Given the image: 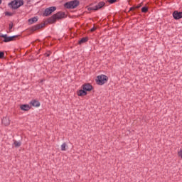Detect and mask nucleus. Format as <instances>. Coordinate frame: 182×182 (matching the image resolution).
Returning a JSON list of instances; mask_svg holds the SVG:
<instances>
[{
  "mask_svg": "<svg viewBox=\"0 0 182 182\" xmlns=\"http://www.w3.org/2000/svg\"><path fill=\"white\" fill-rule=\"evenodd\" d=\"M173 16L174 18V19H181L182 18V11H175L173 13Z\"/></svg>",
  "mask_w": 182,
  "mask_h": 182,
  "instance_id": "9",
  "label": "nucleus"
},
{
  "mask_svg": "<svg viewBox=\"0 0 182 182\" xmlns=\"http://www.w3.org/2000/svg\"><path fill=\"white\" fill-rule=\"evenodd\" d=\"M4 56H5V53L0 52V59H4Z\"/></svg>",
  "mask_w": 182,
  "mask_h": 182,
  "instance_id": "24",
  "label": "nucleus"
},
{
  "mask_svg": "<svg viewBox=\"0 0 182 182\" xmlns=\"http://www.w3.org/2000/svg\"><path fill=\"white\" fill-rule=\"evenodd\" d=\"M82 90H85V92H91V90H93V86L89 83H85L82 85Z\"/></svg>",
  "mask_w": 182,
  "mask_h": 182,
  "instance_id": "7",
  "label": "nucleus"
},
{
  "mask_svg": "<svg viewBox=\"0 0 182 182\" xmlns=\"http://www.w3.org/2000/svg\"><path fill=\"white\" fill-rule=\"evenodd\" d=\"M30 105L31 106H33V107H39V106H41V102L36 100H32L30 102Z\"/></svg>",
  "mask_w": 182,
  "mask_h": 182,
  "instance_id": "10",
  "label": "nucleus"
},
{
  "mask_svg": "<svg viewBox=\"0 0 182 182\" xmlns=\"http://www.w3.org/2000/svg\"><path fill=\"white\" fill-rule=\"evenodd\" d=\"M77 96H86L87 95V92L85 90H80L77 92Z\"/></svg>",
  "mask_w": 182,
  "mask_h": 182,
  "instance_id": "14",
  "label": "nucleus"
},
{
  "mask_svg": "<svg viewBox=\"0 0 182 182\" xmlns=\"http://www.w3.org/2000/svg\"><path fill=\"white\" fill-rule=\"evenodd\" d=\"M64 6L68 9H75V8L79 6V1L75 0L73 1L67 2L65 4Z\"/></svg>",
  "mask_w": 182,
  "mask_h": 182,
  "instance_id": "4",
  "label": "nucleus"
},
{
  "mask_svg": "<svg viewBox=\"0 0 182 182\" xmlns=\"http://www.w3.org/2000/svg\"><path fill=\"white\" fill-rule=\"evenodd\" d=\"M35 22H38V17H33L28 19V23L32 25V23H35Z\"/></svg>",
  "mask_w": 182,
  "mask_h": 182,
  "instance_id": "15",
  "label": "nucleus"
},
{
  "mask_svg": "<svg viewBox=\"0 0 182 182\" xmlns=\"http://www.w3.org/2000/svg\"><path fill=\"white\" fill-rule=\"evenodd\" d=\"M43 26H45V23L37 24L31 28V31L35 32V31H38V29H41V28H43Z\"/></svg>",
  "mask_w": 182,
  "mask_h": 182,
  "instance_id": "12",
  "label": "nucleus"
},
{
  "mask_svg": "<svg viewBox=\"0 0 182 182\" xmlns=\"http://www.w3.org/2000/svg\"><path fill=\"white\" fill-rule=\"evenodd\" d=\"M109 77L105 75H98L95 82L97 85L102 86V85H105V83L108 80Z\"/></svg>",
  "mask_w": 182,
  "mask_h": 182,
  "instance_id": "3",
  "label": "nucleus"
},
{
  "mask_svg": "<svg viewBox=\"0 0 182 182\" xmlns=\"http://www.w3.org/2000/svg\"><path fill=\"white\" fill-rule=\"evenodd\" d=\"M88 11H97L96 10V6H95L93 7H89Z\"/></svg>",
  "mask_w": 182,
  "mask_h": 182,
  "instance_id": "22",
  "label": "nucleus"
},
{
  "mask_svg": "<svg viewBox=\"0 0 182 182\" xmlns=\"http://www.w3.org/2000/svg\"><path fill=\"white\" fill-rule=\"evenodd\" d=\"M1 4H2V0H0V5H1Z\"/></svg>",
  "mask_w": 182,
  "mask_h": 182,
  "instance_id": "30",
  "label": "nucleus"
},
{
  "mask_svg": "<svg viewBox=\"0 0 182 182\" xmlns=\"http://www.w3.org/2000/svg\"><path fill=\"white\" fill-rule=\"evenodd\" d=\"M178 157H179V159H182V149H181L178 151Z\"/></svg>",
  "mask_w": 182,
  "mask_h": 182,
  "instance_id": "19",
  "label": "nucleus"
},
{
  "mask_svg": "<svg viewBox=\"0 0 182 182\" xmlns=\"http://www.w3.org/2000/svg\"><path fill=\"white\" fill-rule=\"evenodd\" d=\"M107 2L109 4H114V2H117V0H107Z\"/></svg>",
  "mask_w": 182,
  "mask_h": 182,
  "instance_id": "25",
  "label": "nucleus"
},
{
  "mask_svg": "<svg viewBox=\"0 0 182 182\" xmlns=\"http://www.w3.org/2000/svg\"><path fill=\"white\" fill-rule=\"evenodd\" d=\"M21 110H23V112H28L31 110V107L29 105H21L20 106Z\"/></svg>",
  "mask_w": 182,
  "mask_h": 182,
  "instance_id": "11",
  "label": "nucleus"
},
{
  "mask_svg": "<svg viewBox=\"0 0 182 182\" xmlns=\"http://www.w3.org/2000/svg\"><path fill=\"white\" fill-rule=\"evenodd\" d=\"M65 17V12L59 11L57 14L53 15L51 17L48 18V23H55L56 21H59L60 19H63Z\"/></svg>",
  "mask_w": 182,
  "mask_h": 182,
  "instance_id": "1",
  "label": "nucleus"
},
{
  "mask_svg": "<svg viewBox=\"0 0 182 182\" xmlns=\"http://www.w3.org/2000/svg\"><path fill=\"white\" fill-rule=\"evenodd\" d=\"M66 147H68V145L66 144V143H63L61 145V150H62V151H66Z\"/></svg>",
  "mask_w": 182,
  "mask_h": 182,
  "instance_id": "18",
  "label": "nucleus"
},
{
  "mask_svg": "<svg viewBox=\"0 0 182 182\" xmlns=\"http://www.w3.org/2000/svg\"><path fill=\"white\" fill-rule=\"evenodd\" d=\"M50 55V53H46V56H47V57H49Z\"/></svg>",
  "mask_w": 182,
  "mask_h": 182,
  "instance_id": "29",
  "label": "nucleus"
},
{
  "mask_svg": "<svg viewBox=\"0 0 182 182\" xmlns=\"http://www.w3.org/2000/svg\"><path fill=\"white\" fill-rule=\"evenodd\" d=\"M134 9H136V7H131L129 11L130 12V11H134Z\"/></svg>",
  "mask_w": 182,
  "mask_h": 182,
  "instance_id": "27",
  "label": "nucleus"
},
{
  "mask_svg": "<svg viewBox=\"0 0 182 182\" xmlns=\"http://www.w3.org/2000/svg\"><path fill=\"white\" fill-rule=\"evenodd\" d=\"M13 144H14V147L18 148V147H21L22 143H21V141H18L16 140H14Z\"/></svg>",
  "mask_w": 182,
  "mask_h": 182,
  "instance_id": "17",
  "label": "nucleus"
},
{
  "mask_svg": "<svg viewBox=\"0 0 182 182\" xmlns=\"http://www.w3.org/2000/svg\"><path fill=\"white\" fill-rule=\"evenodd\" d=\"M1 123L3 126L8 127L11 124V119L8 117H4L1 119Z\"/></svg>",
  "mask_w": 182,
  "mask_h": 182,
  "instance_id": "8",
  "label": "nucleus"
},
{
  "mask_svg": "<svg viewBox=\"0 0 182 182\" xmlns=\"http://www.w3.org/2000/svg\"><path fill=\"white\" fill-rule=\"evenodd\" d=\"M147 11H149V9L146 6L142 7L141 9V12H144V14H146V12H147Z\"/></svg>",
  "mask_w": 182,
  "mask_h": 182,
  "instance_id": "20",
  "label": "nucleus"
},
{
  "mask_svg": "<svg viewBox=\"0 0 182 182\" xmlns=\"http://www.w3.org/2000/svg\"><path fill=\"white\" fill-rule=\"evenodd\" d=\"M95 31H96V27H93L90 29V32H95Z\"/></svg>",
  "mask_w": 182,
  "mask_h": 182,
  "instance_id": "26",
  "label": "nucleus"
},
{
  "mask_svg": "<svg viewBox=\"0 0 182 182\" xmlns=\"http://www.w3.org/2000/svg\"><path fill=\"white\" fill-rule=\"evenodd\" d=\"M0 38H4V42H11L12 41H15V38H18V36H13L11 37H8V35L1 34Z\"/></svg>",
  "mask_w": 182,
  "mask_h": 182,
  "instance_id": "5",
  "label": "nucleus"
},
{
  "mask_svg": "<svg viewBox=\"0 0 182 182\" xmlns=\"http://www.w3.org/2000/svg\"><path fill=\"white\" fill-rule=\"evenodd\" d=\"M5 15L6 16H12V15H14V13L6 11Z\"/></svg>",
  "mask_w": 182,
  "mask_h": 182,
  "instance_id": "21",
  "label": "nucleus"
},
{
  "mask_svg": "<svg viewBox=\"0 0 182 182\" xmlns=\"http://www.w3.org/2000/svg\"><path fill=\"white\" fill-rule=\"evenodd\" d=\"M22 5H23V0H14L9 4V6H11L12 9H18Z\"/></svg>",
  "mask_w": 182,
  "mask_h": 182,
  "instance_id": "2",
  "label": "nucleus"
},
{
  "mask_svg": "<svg viewBox=\"0 0 182 182\" xmlns=\"http://www.w3.org/2000/svg\"><path fill=\"white\" fill-rule=\"evenodd\" d=\"M55 10H56L55 6H51V7L47 8L45 9L43 15L44 16H49V15H50L53 12H55Z\"/></svg>",
  "mask_w": 182,
  "mask_h": 182,
  "instance_id": "6",
  "label": "nucleus"
},
{
  "mask_svg": "<svg viewBox=\"0 0 182 182\" xmlns=\"http://www.w3.org/2000/svg\"><path fill=\"white\" fill-rule=\"evenodd\" d=\"M141 6V4H139L136 6H135V9H139V8H140Z\"/></svg>",
  "mask_w": 182,
  "mask_h": 182,
  "instance_id": "28",
  "label": "nucleus"
},
{
  "mask_svg": "<svg viewBox=\"0 0 182 182\" xmlns=\"http://www.w3.org/2000/svg\"><path fill=\"white\" fill-rule=\"evenodd\" d=\"M12 28H14V23H9V32H11V30L12 29Z\"/></svg>",
  "mask_w": 182,
  "mask_h": 182,
  "instance_id": "23",
  "label": "nucleus"
},
{
  "mask_svg": "<svg viewBox=\"0 0 182 182\" xmlns=\"http://www.w3.org/2000/svg\"><path fill=\"white\" fill-rule=\"evenodd\" d=\"M105 5H106V3H105L104 1H100L95 6V9L97 11H99V9H102V8L105 6Z\"/></svg>",
  "mask_w": 182,
  "mask_h": 182,
  "instance_id": "13",
  "label": "nucleus"
},
{
  "mask_svg": "<svg viewBox=\"0 0 182 182\" xmlns=\"http://www.w3.org/2000/svg\"><path fill=\"white\" fill-rule=\"evenodd\" d=\"M89 41V37H84L81 38V40L78 42L79 45H82V43H86Z\"/></svg>",
  "mask_w": 182,
  "mask_h": 182,
  "instance_id": "16",
  "label": "nucleus"
}]
</instances>
